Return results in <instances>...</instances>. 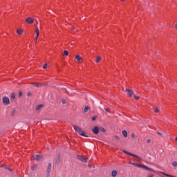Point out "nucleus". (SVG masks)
<instances>
[{
  "label": "nucleus",
  "mask_w": 177,
  "mask_h": 177,
  "mask_svg": "<svg viewBox=\"0 0 177 177\" xmlns=\"http://www.w3.org/2000/svg\"><path fill=\"white\" fill-rule=\"evenodd\" d=\"M157 134L159 135L160 136H162V138H164V134L161 133L160 132H157Z\"/></svg>",
  "instance_id": "obj_29"
},
{
  "label": "nucleus",
  "mask_w": 177,
  "mask_h": 177,
  "mask_svg": "<svg viewBox=\"0 0 177 177\" xmlns=\"http://www.w3.org/2000/svg\"><path fill=\"white\" fill-rule=\"evenodd\" d=\"M32 95V94L31 93V92H28V93H27V96H28V97H31Z\"/></svg>",
  "instance_id": "obj_26"
},
{
  "label": "nucleus",
  "mask_w": 177,
  "mask_h": 177,
  "mask_svg": "<svg viewBox=\"0 0 177 177\" xmlns=\"http://www.w3.org/2000/svg\"><path fill=\"white\" fill-rule=\"evenodd\" d=\"M11 99H16V94H15V93H11Z\"/></svg>",
  "instance_id": "obj_24"
},
{
  "label": "nucleus",
  "mask_w": 177,
  "mask_h": 177,
  "mask_svg": "<svg viewBox=\"0 0 177 177\" xmlns=\"http://www.w3.org/2000/svg\"><path fill=\"white\" fill-rule=\"evenodd\" d=\"M122 152L124 153L125 154H128L129 156H131V157H135L136 158H138L140 160H142V158L139 157L137 155H135L131 152L127 151L125 150H122Z\"/></svg>",
  "instance_id": "obj_4"
},
{
  "label": "nucleus",
  "mask_w": 177,
  "mask_h": 177,
  "mask_svg": "<svg viewBox=\"0 0 177 177\" xmlns=\"http://www.w3.org/2000/svg\"><path fill=\"white\" fill-rule=\"evenodd\" d=\"M36 168H38V165H35L31 167L32 171H35Z\"/></svg>",
  "instance_id": "obj_23"
},
{
  "label": "nucleus",
  "mask_w": 177,
  "mask_h": 177,
  "mask_svg": "<svg viewBox=\"0 0 177 177\" xmlns=\"http://www.w3.org/2000/svg\"><path fill=\"white\" fill-rule=\"evenodd\" d=\"M125 0H121L122 2H124Z\"/></svg>",
  "instance_id": "obj_40"
},
{
  "label": "nucleus",
  "mask_w": 177,
  "mask_h": 177,
  "mask_svg": "<svg viewBox=\"0 0 177 177\" xmlns=\"http://www.w3.org/2000/svg\"><path fill=\"white\" fill-rule=\"evenodd\" d=\"M36 37L38 38L39 37V29L38 28V23H37L36 28H35Z\"/></svg>",
  "instance_id": "obj_11"
},
{
  "label": "nucleus",
  "mask_w": 177,
  "mask_h": 177,
  "mask_svg": "<svg viewBox=\"0 0 177 177\" xmlns=\"http://www.w3.org/2000/svg\"><path fill=\"white\" fill-rule=\"evenodd\" d=\"M73 129L75 131V132H77V133L80 135V136H84V138H88V136L85 135V131L82 130L80 127L77 125H73Z\"/></svg>",
  "instance_id": "obj_2"
},
{
  "label": "nucleus",
  "mask_w": 177,
  "mask_h": 177,
  "mask_svg": "<svg viewBox=\"0 0 177 177\" xmlns=\"http://www.w3.org/2000/svg\"><path fill=\"white\" fill-rule=\"evenodd\" d=\"M105 113H106V114H109V113H110V109H105Z\"/></svg>",
  "instance_id": "obj_27"
},
{
  "label": "nucleus",
  "mask_w": 177,
  "mask_h": 177,
  "mask_svg": "<svg viewBox=\"0 0 177 177\" xmlns=\"http://www.w3.org/2000/svg\"><path fill=\"white\" fill-rule=\"evenodd\" d=\"M50 171H52V163H48V165L47 167L46 172L48 174L50 173Z\"/></svg>",
  "instance_id": "obj_12"
},
{
  "label": "nucleus",
  "mask_w": 177,
  "mask_h": 177,
  "mask_svg": "<svg viewBox=\"0 0 177 177\" xmlns=\"http://www.w3.org/2000/svg\"><path fill=\"white\" fill-rule=\"evenodd\" d=\"M42 107H44V104H39L36 106V110L37 111H38L39 110H41V109H42Z\"/></svg>",
  "instance_id": "obj_15"
},
{
  "label": "nucleus",
  "mask_w": 177,
  "mask_h": 177,
  "mask_svg": "<svg viewBox=\"0 0 177 177\" xmlns=\"http://www.w3.org/2000/svg\"><path fill=\"white\" fill-rule=\"evenodd\" d=\"M77 158H78L80 161H82V162H86V161H88L86 158H85L84 156L77 155Z\"/></svg>",
  "instance_id": "obj_5"
},
{
  "label": "nucleus",
  "mask_w": 177,
  "mask_h": 177,
  "mask_svg": "<svg viewBox=\"0 0 177 177\" xmlns=\"http://www.w3.org/2000/svg\"><path fill=\"white\" fill-rule=\"evenodd\" d=\"M75 59H77V63H82V62H84V59L82 57H81V56H80V55H76L75 56Z\"/></svg>",
  "instance_id": "obj_8"
},
{
  "label": "nucleus",
  "mask_w": 177,
  "mask_h": 177,
  "mask_svg": "<svg viewBox=\"0 0 177 177\" xmlns=\"http://www.w3.org/2000/svg\"><path fill=\"white\" fill-rule=\"evenodd\" d=\"M88 111H89V106H86L84 109V113H88Z\"/></svg>",
  "instance_id": "obj_22"
},
{
  "label": "nucleus",
  "mask_w": 177,
  "mask_h": 177,
  "mask_svg": "<svg viewBox=\"0 0 177 177\" xmlns=\"http://www.w3.org/2000/svg\"><path fill=\"white\" fill-rule=\"evenodd\" d=\"M153 110L155 113H160V109L157 106H153Z\"/></svg>",
  "instance_id": "obj_14"
},
{
  "label": "nucleus",
  "mask_w": 177,
  "mask_h": 177,
  "mask_svg": "<svg viewBox=\"0 0 177 177\" xmlns=\"http://www.w3.org/2000/svg\"><path fill=\"white\" fill-rule=\"evenodd\" d=\"M100 131H101V132H103L104 133H106V129L104 128H101Z\"/></svg>",
  "instance_id": "obj_32"
},
{
  "label": "nucleus",
  "mask_w": 177,
  "mask_h": 177,
  "mask_svg": "<svg viewBox=\"0 0 177 177\" xmlns=\"http://www.w3.org/2000/svg\"><path fill=\"white\" fill-rule=\"evenodd\" d=\"M22 32H24L23 29H17V34H18V35H21Z\"/></svg>",
  "instance_id": "obj_16"
},
{
  "label": "nucleus",
  "mask_w": 177,
  "mask_h": 177,
  "mask_svg": "<svg viewBox=\"0 0 177 177\" xmlns=\"http://www.w3.org/2000/svg\"><path fill=\"white\" fill-rule=\"evenodd\" d=\"M4 168H5L6 169H8V171H12V169L11 168L8 167V166H4Z\"/></svg>",
  "instance_id": "obj_28"
},
{
  "label": "nucleus",
  "mask_w": 177,
  "mask_h": 177,
  "mask_svg": "<svg viewBox=\"0 0 177 177\" xmlns=\"http://www.w3.org/2000/svg\"><path fill=\"white\" fill-rule=\"evenodd\" d=\"M122 135L125 138H127L128 137V132L127 131L124 130V131H122Z\"/></svg>",
  "instance_id": "obj_20"
},
{
  "label": "nucleus",
  "mask_w": 177,
  "mask_h": 177,
  "mask_svg": "<svg viewBox=\"0 0 177 177\" xmlns=\"http://www.w3.org/2000/svg\"><path fill=\"white\" fill-rule=\"evenodd\" d=\"M148 177H154V175L150 174L148 175Z\"/></svg>",
  "instance_id": "obj_37"
},
{
  "label": "nucleus",
  "mask_w": 177,
  "mask_h": 177,
  "mask_svg": "<svg viewBox=\"0 0 177 177\" xmlns=\"http://www.w3.org/2000/svg\"><path fill=\"white\" fill-rule=\"evenodd\" d=\"M147 143H151V140L150 139L147 140Z\"/></svg>",
  "instance_id": "obj_36"
},
{
  "label": "nucleus",
  "mask_w": 177,
  "mask_h": 177,
  "mask_svg": "<svg viewBox=\"0 0 177 177\" xmlns=\"http://www.w3.org/2000/svg\"><path fill=\"white\" fill-rule=\"evenodd\" d=\"M129 164H131V165H134V167H138V168H142L143 169H146L147 171H150L151 172H153L154 171L153 169L148 167L145 165H140V164L132 162H129Z\"/></svg>",
  "instance_id": "obj_1"
},
{
  "label": "nucleus",
  "mask_w": 177,
  "mask_h": 177,
  "mask_svg": "<svg viewBox=\"0 0 177 177\" xmlns=\"http://www.w3.org/2000/svg\"><path fill=\"white\" fill-rule=\"evenodd\" d=\"M96 116H94V117H92L91 118V120H92V121H96Z\"/></svg>",
  "instance_id": "obj_34"
},
{
  "label": "nucleus",
  "mask_w": 177,
  "mask_h": 177,
  "mask_svg": "<svg viewBox=\"0 0 177 177\" xmlns=\"http://www.w3.org/2000/svg\"><path fill=\"white\" fill-rule=\"evenodd\" d=\"M63 104H66V100H62Z\"/></svg>",
  "instance_id": "obj_38"
},
{
  "label": "nucleus",
  "mask_w": 177,
  "mask_h": 177,
  "mask_svg": "<svg viewBox=\"0 0 177 177\" xmlns=\"http://www.w3.org/2000/svg\"><path fill=\"white\" fill-rule=\"evenodd\" d=\"M66 93H68V91H66Z\"/></svg>",
  "instance_id": "obj_42"
},
{
  "label": "nucleus",
  "mask_w": 177,
  "mask_h": 177,
  "mask_svg": "<svg viewBox=\"0 0 177 177\" xmlns=\"http://www.w3.org/2000/svg\"><path fill=\"white\" fill-rule=\"evenodd\" d=\"M2 102L4 106H9L10 104V100L9 97L4 96L2 98Z\"/></svg>",
  "instance_id": "obj_3"
},
{
  "label": "nucleus",
  "mask_w": 177,
  "mask_h": 177,
  "mask_svg": "<svg viewBox=\"0 0 177 177\" xmlns=\"http://www.w3.org/2000/svg\"><path fill=\"white\" fill-rule=\"evenodd\" d=\"M132 138H135V135H133V136H132Z\"/></svg>",
  "instance_id": "obj_41"
},
{
  "label": "nucleus",
  "mask_w": 177,
  "mask_h": 177,
  "mask_svg": "<svg viewBox=\"0 0 177 177\" xmlns=\"http://www.w3.org/2000/svg\"><path fill=\"white\" fill-rule=\"evenodd\" d=\"M32 85H34V86H36L37 88H39V86H42V85H41V84L35 83V82L32 83Z\"/></svg>",
  "instance_id": "obj_17"
},
{
  "label": "nucleus",
  "mask_w": 177,
  "mask_h": 177,
  "mask_svg": "<svg viewBox=\"0 0 177 177\" xmlns=\"http://www.w3.org/2000/svg\"><path fill=\"white\" fill-rule=\"evenodd\" d=\"M117 174H118L117 170H113L112 171V173H111V176L116 177L117 176Z\"/></svg>",
  "instance_id": "obj_18"
},
{
  "label": "nucleus",
  "mask_w": 177,
  "mask_h": 177,
  "mask_svg": "<svg viewBox=\"0 0 177 177\" xmlns=\"http://www.w3.org/2000/svg\"><path fill=\"white\" fill-rule=\"evenodd\" d=\"M60 155H58L57 156V160H56V162L57 163V164H60Z\"/></svg>",
  "instance_id": "obj_21"
},
{
  "label": "nucleus",
  "mask_w": 177,
  "mask_h": 177,
  "mask_svg": "<svg viewBox=\"0 0 177 177\" xmlns=\"http://www.w3.org/2000/svg\"><path fill=\"white\" fill-rule=\"evenodd\" d=\"M115 138L116 140H120V136H115Z\"/></svg>",
  "instance_id": "obj_33"
},
{
  "label": "nucleus",
  "mask_w": 177,
  "mask_h": 177,
  "mask_svg": "<svg viewBox=\"0 0 177 177\" xmlns=\"http://www.w3.org/2000/svg\"><path fill=\"white\" fill-rule=\"evenodd\" d=\"M134 98L136 100H139L140 97L138 96H136L135 94L133 95Z\"/></svg>",
  "instance_id": "obj_31"
},
{
  "label": "nucleus",
  "mask_w": 177,
  "mask_h": 177,
  "mask_svg": "<svg viewBox=\"0 0 177 177\" xmlns=\"http://www.w3.org/2000/svg\"><path fill=\"white\" fill-rule=\"evenodd\" d=\"M171 165L173 167V169H176V168H177V162L176 161L172 162Z\"/></svg>",
  "instance_id": "obj_13"
},
{
  "label": "nucleus",
  "mask_w": 177,
  "mask_h": 177,
  "mask_svg": "<svg viewBox=\"0 0 177 177\" xmlns=\"http://www.w3.org/2000/svg\"><path fill=\"white\" fill-rule=\"evenodd\" d=\"M38 40V38H37V36H36V39H35V41H37Z\"/></svg>",
  "instance_id": "obj_39"
},
{
  "label": "nucleus",
  "mask_w": 177,
  "mask_h": 177,
  "mask_svg": "<svg viewBox=\"0 0 177 177\" xmlns=\"http://www.w3.org/2000/svg\"><path fill=\"white\" fill-rule=\"evenodd\" d=\"M64 56H68V51H67V50H64Z\"/></svg>",
  "instance_id": "obj_25"
},
{
  "label": "nucleus",
  "mask_w": 177,
  "mask_h": 177,
  "mask_svg": "<svg viewBox=\"0 0 177 177\" xmlns=\"http://www.w3.org/2000/svg\"><path fill=\"white\" fill-rule=\"evenodd\" d=\"M19 97H21V96H23V91L19 92Z\"/></svg>",
  "instance_id": "obj_30"
},
{
  "label": "nucleus",
  "mask_w": 177,
  "mask_h": 177,
  "mask_svg": "<svg viewBox=\"0 0 177 177\" xmlns=\"http://www.w3.org/2000/svg\"><path fill=\"white\" fill-rule=\"evenodd\" d=\"M26 22L28 24H32L34 23V19L31 18V17H28L25 19Z\"/></svg>",
  "instance_id": "obj_9"
},
{
  "label": "nucleus",
  "mask_w": 177,
  "mask_h": 177,
  "mask_svg": "<svg viewBox=\"0 0 177 177\" xmlns=\"http://www.w3.org/2000/svg\"><path fill=\"white\" fill-rule=\"evenodd\" d=\"M92 132H93V133H95V135H97V133H99V127H95L92 129Z\"/></svg>",
  "instance_id": "obj_10"
},
{
  "label": "nucleus",
  "mask_w": 177,
  "mask_h": 177,
  "mask_svg": "<svg viewBox=\"0 0 177 177\" xmlns=\"http://www.w3.org/2000/svg\"><path fill=\"white\" fill-rule=\"evenodd\" d=\"M101 60H102V57H100V56H97L95 59V63H100Z\"/></svg>",
  "instance_id": "obj_19"
},
{
  "label": "nucleus",
  "mask_w": 177,
  "mask_h": 177,
  "mask_svg": "<svg viewBox=\"0 0 177 177\" xmlns=\"http://www.w3.org/2000/svg\"><path fill=\"white\" fill-rule=\"evenodd\" d=\"M48 67V64H45L44 66H43V68H46Z\"/></svg>",
  "instance_id": "obj_35"
},
{
  "label": "nucleus",
  "mask_w": 177,
  "mask_h": 177,
  "mask_svg": "<svg viewBox=\"0 0 177 177\" xmlns=\"http://www.w3.org/2000/svg\"><path fill=\"white\" fill-rule=\"evenodd\" d=\"M44 158V156L42 155H34L33 156V160H35V161H41Z\"/></svg>",
  "instance_id": "obj_6"
},
{
  "label": "nucleus",
  "mask_w": 177,
  "mask_h": 177,
  "mask_svg": "<svg viewBox=\"0 0 177 177\" xmlns=\"http://www.w3.org/2000/svg\"><path fill=\"white\" fill-rule=\"evenodd\" d=\"M125 92L128 93V96H129V97H132V96H133V95H135L133 93V91L129 89V88H126Z\"/></svg>",
  "instance_id": "obj_7"
}]
</instances>
